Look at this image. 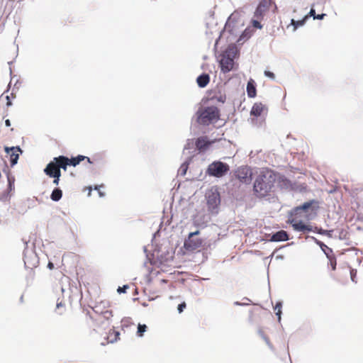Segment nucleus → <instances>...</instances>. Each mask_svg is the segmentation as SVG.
I'll use <instances>...</instances> for the list:
<instances>
[{"label": "nucleus", "mask_w": 363, "mask_h": 363, "mask_svg": "<svg viewBox=\"0 0 363 363\" xmlns=\"http://www.w3.org/2000/svg\"><path fill=\"white\" fill-rule=\"evenodd\" d=\"M317 232L320 234H325V230H322V229H320L318 230H317Z\"/></svg>", "instance_id": "obj_41"}, {"label": "nucleus", "mask_w": 363, "mask_h": 363, "mask_svg": "<svg viewBox=\"0 0 363 363\" xmlns=\"http://www.w3.org/2000/svg\"><path fill=\"white\" fill-rule=\"evenodd\" d=\"M5 125H6L7 127L11 126V121H10V120L6 119V120L5 121Z\"/></svg>", "instance_id": "obj_38"}, {"label": "nucleus", "mask_w": 363, "mask_h": 363, "mask_svg": "<svg viewBox=\"0 0 363 363\" xmlns=\"http://www.w3.org/2000/svg\"><path fill=\"white\" fill-rule=\"evenodd\" d=\"M220 203V196L218 193L212 192L207 196V205L211 211L215 210Z\"/></svg>", "instance_id": "obj_13"}, {"label": "nucleus", "mask_w": 363, "mask_h": 363, "mask_svg": "<svg viewBox=\"0 0 363 363\" xmlns=\"http://www.w3.org/2000/svg\"><path fill=\"white\" fill-rule=\"evenodd\" d=\"M7 178H8L9 187L11 189L12 186L13 185L14 182H15V179L13 177L10 176V175H8Z\"/></svg>", "instance_id": "obj_30"}, {"label": "nucleus", "mask_w": 363, "mask_h": 363, "mask_svg": "<svg viewBox=\"0 0 363 363\" xmlns=\"http://www.w3.org/2000/svg\"><path fill=\"white\" fill-rule=\"evenodd\" d=\"M225 99H226V98H225V96H220L219 98H218V99H217V100H218V101H220V102H222V103H224V102H225Z\"/></svg>", "instance_id": "obj_36"}, {"label": "nucleus", "mask_w": 363, "mask_h": 363, "mask_svg": "<svg viewBox=\"0 0 363 363\" xmlns=\"http://www.w3.org/2000/svg\"><path fill=\"white\" fill-rule=\"evenodd\" d=\"M62 159L66 160L65 161L66 164H65L66 169H67V166L76 167L77 164H79L82 161H83L84 160H86V161L89 163H92L89 157L83 156V155H78L77 157H72L70 159L65 156H62Z\"/></svg>", "instance_id": "obj_11"}, {"label": "nucleus", "mask_w": 363, "mask_h": 363, "mask_svg": "<svg viewBox=\"0 0 363 363\" xmlns=\"http://www.w3.org/2000/svg\"><path fill=\"white\" fill-rule=\"evenodd\" d=\"M262 20L254 18L251 21L252 26L255 28L261 29L262 28V25L260 23Z\"/></svg>", "instance_id": "obj_26"}, {"label": "nucleus", "mask_w": 363, "mask_h": 363, "mask_svg": "<svg viewBox=\"0 0 363 363\" xmlns=\"http://www.w3.org/2000/svg\"><path fill=\"white\" fill-rule=\"evenodd\" d=\"M210 82V77L207 74H203L199 76L196 79V82L199 86L203 88L207 86Z\"/></svg>", "instance_id": "obj_19"}, {"label": "nucleus", "mask_w": 363, "mask_h": 363, "mask_svg": "<svg viewBox=\"0 0 363 363\" xmlns=\"http://www.w3.org/2000/svg\"><path fill=\"white\" fill-rule=\"evenodd\" d=\"M325 16V13L318 14V15L314 16V19L322 20Z\"/></svg>", "instance_id": "obj_35"}, {"label": "nucleus", "mask_w": 363, "mask_h": 363, "mask_svg": "<svg viewBox=\"0 0 363 363\" xmlns=\"http://www.w3.org/2000/svg\"><path fill=\"white\" fill-rule=\"evenodd\" d=\"M5 151L7 155L9 156V160L11 162V166L16 164L18 162L19 157V152H21V150L19 147H5Z\"/></svg>", "instance_id": "obj_12"}, {"label": "nucleus", "mask_w": 363, "mask_h": 363, "mask_svg": "<svg viewBox=\"0 0 363 363\" xmlns=\"http://www.w3.org/2000/svg\"><path fill=\"white\" fill-rule=\"evenodd\" d=\"M236 48L235 47H229L220 61L221 71L223 73L230 72L233 69L234 66V58L236 55Z\"/></svg>", "instance_id": "obj_5"}, {"label": "nucleus", "mask_w": 363, "mask_h": 363, "mask_svg": "<svg viewBox=\"0 0 363 363\" xmlns=\"http://www.w3.org/2000/svg\"><path fill=\"white\" fill-rule=\"evenodd\" d=\"M60 176L61 175L51 177L52 178H54L53 184H55L56 186L59 184Z\"/></svg>", "instance_id": "obj_34"}, {"label": "nucleus", "mask_w": 363, "mask_h": 363, "mask_svg": "<svg viewBox=\"0 0 363 363\" xmlns=\"http://www.w3.org/2000/svg\"><path fill=\"white\" fill-rule=\"evenodd\" d=\"M309 15H310L311 16H313V18H314V16H315V15H316V14H315V10H314L313 9H311V11H310V12H309Z\"/></svg>", "instance_id": "obj_37"}, {"label": "nucleus", "mask_w": 363, "mask_h": 363, "mask_svg": "<svg viewBox=\"0 0 363 363\" xmlns=\"http://www.w3.org/2000/svg\"><path fill=\"white\" fill-rule=\"evenodd\" d=\"M128 288V286L127 285H125L123 286V287H121L119 286L117 289V291L119 293V294H121V293H125L126 291V289Z\"/></svg>", "instance_id": "obj_33"}, {"label": "nucleus", "mask_w": 363, "mask_h": 363, "mask_svg": "<svg viewBox=\"0 0 363 363\" xmlns=\"http://www.w3.org/2000/svg\"><path fill=\"white\" fill-rule=\"evenodd\" d=\"M48 267L50 269H52L54 268V264L50 262L48 264Z\"/></svg>", "instance_id": "obj_40"}, {"label": "nucleus", "mask_w": 363, "mask_h": 363, "mask_svg": "<svg viewBox=\"0 0 363 363\" xmlns=\"http://www.w3.org/2000/svg\"><path fill=\"white\" fill-rule=\"evenodd\" d=\"M291 224L294 229L298 232L308 233L313 231V228L310 225H306L301 220H298L296 218L291 220Z\"/></svg>", "instance_id": "obj_10"}, {"label": "nucleus", "mask_w": 363, "mask_h": 363, "mask_svg": "<svg viewBox=\"0 0 363 363\" xmlns=\"http://www.w3.org/2000/svg\"><path fill=\"white\" fill-rule=\"evenodd\" d=\"M65 161V160L62 159V156L54 157L53 160L47 164L44 172L50 177L61 175L60 169L66 170Z\"/></svg>", "instance_id": "obj_4"}, {"label": "nucleus", "mask_w": 363, "mask_h": 363, "mask_svg": "<svg viewBox=\"0 0 363 363\" xmlns=\"http://www.w3.org/2000/svg\"><path fill=\"white\" fill-rule=\"evenodd\" d=\"M11 97H14L12 93H9V91L4 92L0 96V103L9 107L12 104Z\"/></svg>", "instance_id": "obj_16"}, {"label": "nucleus", "mask_w": 363, "mask_h": 363, "mask_svg": "<svg viewBox=\"0 0 363 363\" xmlns=\"http://www.w3.org/2000/svg\"><path fill=\"white\" fill-rule=\"evenodd\" d=\"M320 246L325 255H326V252H329V254H330V255H334L333 253L332 249L328 247L326 245L320 242Z\"/></svg>", "instance_id": "obj_29"}, {"label": "nucleus", "mask_w": 363, "mask_h": 363, "mask_svg": "<svg viewBox=\"0 0 363 363\" xmlns=\"http://www.w3.org/2000/svg\"><path fill=\"white\" fill-rule=\"evenodd\" d=\"M264 75L267 77H269L272 79H274L275 78V75L273 72H270V71H264Z\"/></svg>", "instance_id": "obj_32"}, {"label": "nucleus", "mask_w": 363, "mask_h": 363, "mask_svg": "<svg viewBox=\"0 0 363 363\" xmlns=\"http://www.w3.org/2000/svg\"><path fill=\"white\" fill-rule=\"evenodd\" d=\"M288 240H289L288 234L286 231H284L283 230L277 232L271 238V241H274V242L286 241Z\"/></svg>", "instance_id": "obj_15"}, {"label": "nucleus", "mask_w": 363, "mask_h": 363, "mask_svg": "<svg viewBox=\"0 0 363 363\" xmlns=\"http://www.w3.org/2000/svg\"><path fill=\"white\" fill-rule=\"evenodd\" d=\"M213 143V141L208 140L206 136H203L197 138L195 145L200 152H203L206 150Z\"/></svg>", "instance_id": "obj_14"}, {"label": "nucleus", "mask_w": 363, "mask_h": 363, "mask_svg": "<svg viewBox=\"0 0 363 363\" xmlns=\"http://www.w3.org/2000/svg\"><path fill=\"white\" fill-rule=\"evenodd\" d=\"M277 175L268 169L260 171L254 182L253 190L257 197H265L272 191Z\"/></svg>", "instance_id": "obj_1"}, {"label": "nucleus", "mask_w": 363, "mask_h": 363, "mask_svg": "<svg viewBox=\"0 0 363 363\" xmlns=\"http://www.w3.org/2000/svg\"><path fill=\"white\" fill-rule=\"evenodd\" d=\"M199 234V230L190 233L188 239L184 242V247L188 250H196L203 247V240L201 238H195L194 236Z\"/></svg>", "instance_id": "obj_7"}, {"label": "nucleus", "mask_w": 363, "mask_h": 363, "mask_svg": "<svg viewBox=\"0 0 363 363\" xmlns=\"http://www.w3.org/2000/svg\"><path fill=\"white\" fill-rule=\"evenodd\" d=\"M186 305L185 302H182V303L179 304L177 309L179 313H182L184 310L186 308Z\"/></svg>", "instance_id": "obj_31"}, {"label": "nucleus", "mask_w": 363, "mask_h": 363, "mask_svg": "<svg viewBox=\"0 0 363 363\" xmlns=\"http://www.w3.org/2000/svg\"><path fill=\"white\" fill-rule=\"evenodd\" d=\"M247 94L248 97L254 98L257 95V89L255 82L252 79H250L247 84Z\"/></svg>", "instance_id": "obj_17"}, {"label": "nucleus", "mask_w": 363, "mask_h": 363, "mask_svg": "<svg viewBox=\"0 0 363 363\" xmlns=\"http://www.w3.org/2000/svg\"><path fill=\"white\" fill-rule=\"evenodd\" d=\"M147 325L145 324H139L138 326L137 335L139 337L143 336L144 333L147 330Z\"/></svg>", "instance_id": "obj_25"}, {"label": "nucleus", "mask_w": 363, "mask_h": 363, "mask_svg": "<svg viewBox=\"0 0 363 363\" xmlns=\"http://www.w3.org/2000/svg\"><path fill=\"white\" fill-rule=\"evenodd\" d=\"M307 16L305 17V18L302 21H295L294 19L291 20V24L293 26H294V29H296L298 26H303L304 22H305V19L307 18Z\"/></svg>", "instance_id": "obj_27"}, {"label": "nucleus", "mask_w": 363, "mask_h": 363, "mask_svg": "<svg viewBox=\"0 0 363 363\" xmlns=\"http://www.w3.org/2000/svg\"><path fill=\"white\" fill-rule=\"evenodd\" d=\"M62 306H64V304H62V301L57 303V309H59Z\"/></svg>", "instance_id": "obj_39"}, {"label": "nucleus", "mask_w": 363, "mask_h": 363, "mask_svg": "<svg viewBox=\"0 0 363 363\" xmlns=\"http://www.w3.org/2000/svg\"><path fill=\"white\" fill-rule=\"evenodd\" d=\"M265 107L262 103H255L251 110V115L256 117L260 116L264 111Z\"/></svg>", "instance_id": "obj_18"}, {"label": "nucleus", "mask_w": 363, "mask_h": 363, "mask_svg": "<svg viewBox=\"0 0 363 363\" xmlns=\"http://www.w3.org/2000/svg\"><path fill=\"white\" fill-rule=\"evenodd\" d=\"M272 4V0H260L254 13V18L263 19Z\"/></svg>", "instance_id": "obj_8"}, {"label": "nucleus", "mask_w": 363, "mask_h": 363, "mask_svg": "<svg viewBox=\"0 0 363 363\" xmlns=\"http://www.w3.org/2000/svg\"><path fill=\"white\" fill-rule=\"evenodd\" d=\"M235 177L244 184H250L252 181V170L248 167H240L235 172Z\"/></svg>", "instance_id": "obj_9"}, {"label": "nucleus", "mask_w": 363, "mask_h": 363, "mask_svg": "<svg viewBox=\"0 0 363 363\" xmlns=\"http://www.w3.org/2000/svg\"><path fill=\"white\" fill-rule=\"evenodd\" d=\"M259 334L264 340V341L268 345V346L270 347L271 348H272V344H271V342L269 341V337L266 336V335L264 334V333L262 330H259Z\"/></svg>", "instance_id": "obj_28"}, {"label": "nucleus", "mask_w": 363, "mask_h": 363, "mask_svg": "<svg viewBox=\"0 0 363 363\" xmlns=\"http://www.w3.org/2000/svg\"><path fill=\"white\" fill-rule=\"evenodd\" d=\"M196 121L203 125L216 123L220 118V111L214 106L199 108L196 112Z\"/></svg>", "instance_id": "obj_2"}, {"label": "nucleus", "mask_w": 363, "mask_h": 363, "mask_svg": "<svg viewBox=\"0 0 363 363\" xmlns=\"http://www.w3.org/2000/svg\"><path fill=\"white\" fill-rule=\"evenodd\" d=\"M93 311L94 314L91 318L98 326L105 324L113 317V312L109 309L108 302L101 301L93 308Z\"/></svg>", "instance_id": "obj_3"}, {"label": "nucleus", "mask_w": 363, "mask_h": 363, "mask_svg": "<svg viewBox=\"0 0 363 363\" xmlns=\"http://www.w3.org/2000/svg\"><path fill=\"white\" fill-rule=\"evenodd\" d=\"M313 202H314L313 201L306 202L303 205L296 207L295 209L296 213L298 214L301 211H306L309 208L311 207Z\"/></svg>", "instance_id": "obj_21"}, {"label": "nucleus", "mask_w": 363, "mask_h": 363, "mask_svg": "<svg viewBox=\"0 0 363 363\" xmlns=\"http://www.w3.org/2000/svg\"><path fill=\"white\" fill-rule=\"evenodd\" d=\"M228 171V165L222 162H214L208 167V174L216 177L224 176Z\"/></svg>", "instance_id": "obj_6"}, {"label": "nucleus", "mask_w": 363, "mask_h": 363, "mask_svg": "<svg viewBox=\"0 0 363 363\" xmlns=\"http://www.w3.org/2000/svg\"><path fill=\"white\" fill-rule=\"evenodd\" d=\"M120 333L114 330H110L108 336V339L110 342H113L118 339Z\"/></svg>", "instance_id": "obj_23"}, {"label": "nucleus", "mask_w": 363, "mask_h": 363, "mask_svg": "<svg viewBox=\"0 0 363 363\" xmlns=\"http://www.w3.org/2000/svg\"><path fill=\"white\" fill-rule=\"evenodd\" d=\"M281 306H282L281 303L277 302L276 303L275 306L274 307V311L276 315L278 316L279 321H280V320H281Z\"/></svg>", "instance_id": "obj_24"}, {"label": "nucleus", "mask_w": 363, "mask_h": 363, "mask_svg": "<svg viewBox=\"0 0 363 363\" xmlns=\"http://www.w3.org/2000/svg\"><path fill=\"white\" fill-rule=\"evenodd\" d=\"M326 256L329 260V264L331 266L332 270H335L337 265L335 256L334 255L329 254V252H326Z\"/></svg>", "instance_id": "obj_22"}, {"label": "nucleus", "mask_w": 363, "mask_h": 363, "mask_svg": "<svg viewBox=\"0 0 363 363\" xmlns=\"http://www.w3.org/2000/svg\"><path fill=\"white\" fill-rule=\"evenodd\" d=\"M62 196V191L61 189L56 188L55 189L50 196L52 201H58Z\"/></svg>", "instance_id": "obj_20"}]
</instances>
